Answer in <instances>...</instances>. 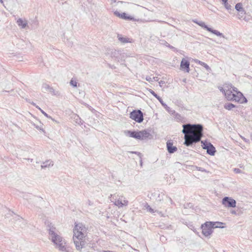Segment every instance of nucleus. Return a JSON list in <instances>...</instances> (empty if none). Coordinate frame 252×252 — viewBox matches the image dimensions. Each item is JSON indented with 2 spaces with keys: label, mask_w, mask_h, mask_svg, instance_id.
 I'll return each mask as SVG.
<instances>
[{
  "label": "nucleus",
  "mask_w": 252,
  "mask_h": 252,
  "mask_svg": "<svg viewBox=\"0 0 252 252\" xmlns=\"http://www.w3.org/2000/svg\"><path fill=\"white\" fill-rule=\"evenodd\" d=\"M49 239L55 245L56 248L63 252H68L65 240L59 235L58 230L51 224L47 226Z\"/></svg>",
  "instance_id": "1"
},
{
  "label": "nucleus",
  "mask_w": 252,
  "mask_h": 252,
  "mask_svg": "<svg viewBox=\"0 0 252 252\" xmlns=\"http://www.w3.org/2000/svg\"><path fill=\"white\" fill-rule=\"evenodd\" d=\"M87 229L82 223L76 224L74 229L73 239L76 248L81 251L85 246L86 242L84 240Z\"/></svg>",
  "instance_id": "2"
},
{
  "label": "nucleus",
  "mask_w": 252,
  "mask_h": 252,
  "mask_svg": "<svg viewBox=\"0 0 252 252\" xmlns=\"http://www.w3.org/2000/svg\"><path fill=\"white\" fill-rule=\"evenodd\" d=\"M203 136V128L192 132L191 134L184 136V144L187 146H190L194 143L201 141V138Z\"/></svg>",
  "instance_id": "3"
},
{
  "label": "nucleus",
  "mask_w": 252,
  "mask_h": 252,
  "mask_svg": "<svg viewBox=\"0 0 252 252\" xmlns=\"http://www.w3.org/2000/svg\"><path fill=\"white\" fill-rule=\"evenodd\" d=\"M126 133L129 137L141 140H147L151 139L153 137L149 129H144L139 131L127 130Z\"/></svg>",
  "instance_id": "4"
},
{
  "label": "nucleus",
  "mask_w": 252,
  "mask_h": 252,
  "mask_svg": "<svg viewBox=\"0 0 252 252\" xmlns=\"http://www.w3.org/2000/svg\"><path fill=\"white\" fill-rule=\"evenodd\" d=\"M109 198H112L111 201L118 208H123L128 205V201L126 198L121 195L117 194H111Z\"/></svg>",
  "instance_id": "5"
},
{
  "label": "nucleus",
  "mask_w": 252,
  "mask_h": 252,
  "mask_svg": "<svg viewBox=\"0 0 252 252\" xmlns=\"http://www.w3.org/2000/svg\"><path fill=\"white\" fill-rule=\"evenodd\" d=\"M183 129L182 132L185 135L191 134L192 132L198 130L199 129L203 128V126L201 124H187L183 125Z\"/></svg>",
  "instance_id": "6"
},
{
  "label": "nucleus",
  "mask_w": 252,
  "mask_h": 252,
  "mask_svg": "<svg viewBox=\"0 0 252 252\" xmlns=\"http://www.w3.org/2000/svg\"><path fill=\"white\" fill-rule=\"evenodd\" d=\"M129 117L135 122L141 123L143 122V113L140 110H134L129 114Z\"/></svg>",
  "instance_id": "7"
},
{
  "label": "nucleus",
  "mask_w": 252,
  "mask_h": 252,
  "mask_svg": "<svg viewBox=\"0 0 252 252\" xmlns=\"http://www.w3.org/2000/svg\"><path fill=\"white\" fill-rule=\"evenodd\" d=\"M202 144V147L203 149L207 150V153L211 156L215 155L216 150L213 145L207 141H201Z\"/></svg>",
  "instance_id": "8"
},
{
  "label": "nucleus",
  "mask_w": 252,
  "mask_h": 252,
  "mask_svg": "<svg viewBox=\"0 0 252 252\" xmlns=\"http://www.w3.org/2000/svg\"><path fill=\"white\" fill-rule=\"evenodd\" d=\"M202 233L205 237L210 236L213 233V227L211 221H207L201 225Z\"/></svg>",
  "instance_id": "9"
},
{
  "label": "nucleus",
  "mask_w": 252,
  "mask_h": 252,
  "mask_svg": "<svg viewBox=\"0 0 252 252\" xmlns=\"http://www.w3.org/2000/svg\"><path fill=\"white\" fill-rule=\"evenodd\" d=\"M222 204L226 207L234 208L236 207V201L231 197L225 196L222 200Z\"/></svg>",
  "instance_id": "10"
},
{
  "label": "nucleus",
  "mask_w": 252,
  "mask_h": 252,
  "mask_svg": "<svg viewBox=\"0 0 252 252\" xmlns=\"http://www.w3.org/2000/svg\"><path fill=\"white\" fill-rule=\"evenodd\" d=\"M190 63L188 60L183 59L181 62L180 69L189 73V72Z\"/></svg>",
  "instance_id": "11"
},
{
  "label": "nucleus",
  "mask_w": 252,
  "mask_h": 252,
  "mask_svg": "<svg viewBox=\"0 0 252 252\" xmlns=\"http://www.w3.org/2000/svg\"><path fill=\"white\" fill-rule=\"evenodd\" d=\"M166 148L169 154H173L177 151V148L173 146V142L172 140H168L166 142Z\"/></svg>",
  "instance_id": "12"
},
{
  "label": "nucleus",
  "mask_w": 252,
  "mask_h": 252,
  "mask_svg": "<svg viewBox=\"0 0 252 252\" xmlns=\"http://www.w3.org/2000/svg\"><path fill=\"white\" fill-rule=\"evenodd\" d=\"M225 95L227 99L229 100H235L236 101H240L239 97L236 95L235 94H232V92L230 91H227L225 93Z\"/></svg>",
  "instance_id": "13"
},
{
  "label": "nucleus",
  "mask_w": 252,
  "mask_h": 252,
  "mask_svg": "<svg viewBox=\"0 0 252 252\" xmlns=\"http://www.w3.org/2000/svg\"><path fill=\"white\" fill-rule=\"evenodd\" d=\"M114 14L115 16H116L119 18H121L123 19L127 20H131L133 19L131 16H127V14L125 12L120 13L118 11H115L114 12Z\"/></svg>",
  "instance_id": "14"
},
{
  "label": "nucleus",
  "mask_w": 252,
  "mask_h": 252,
  "mask_svg": "<svg viewBox=\"0 0 252 252\" xmlns=\"http://www.w3.org/2000/svg\"><path fill=\"white\" fill-rule=\"evenodd\" d=\"M118 39L122 43H131L132 39L127 37H124L121 34H118L117 35Z\"/></svg>",
  "instance_id": "15"
},
{
  "label": "nucleus",
  "mask_w": 252,
  "mask_h": 252,
  "mask_svg": "<svg viewBox=\"0 0 252 252\" xmlns=\"http://www.w3.org/2000/svg\"><path fill=\"white\" fill-rule=\"evenodd\" d=\"M121 52L115 50L111 52V56L112 58L117 61H120V56H121Z\"/></svg>",
  "instance_id": "16"
},
{
  "label": "nucleus",
  "mask_w": 252,
  "mask_h": 252,
  "mask_svg": "<svg viewBox=\"0 0 252 252\" xmlns=\"http://www.w3.org/2000/svg\"><path fill=\"white\" fill-rule=\"evenodd\" d=\"M17 24L19 27H20L22 29H25L27 27H28L27 21L26 20H23L21 18H19L17 20Z\"/></svg>",
  "instance_id": "17"
},
{
  "label": "nucleus",
  "mask_w": 252,
  "mask_h": 252,
  "mask_svg": "<svg viewBox=\"0 0 252 252\" xmlns=\"http://www.w3.org/2000/svg\"><path fill=\"white\" fill-rule=\"evenodd\" d=\"M211 224L212 225V227L213 228H224V225L225 223L219 222V221H216V222H213L211 221Z\"/></svg>",
  "instance_id": "18"
},
{
  "label": "nucleus",
  "mask_w": 252,
  "mask_h": 252,
  "mask_svg": "<svg viewBox=\"0 0 252 252\" xmlns=\"http://www.w3.org/2000/svg\"><path fill=\"white\" fill-rule=\"evenodd\" d=\"M42 89L43 92H49L52 94H54V89L47 84H44L43 85Z\"/></svg>",
  "instance_id": "19"
},
{
  "label": "nucleus",
  "mask_w": 252,
  "mask_h": 252,
  "mask_svg": "<svg viewBox=\"0 0 252 252\" xmlns=\"http://www.w3.org/2000/svg\"><path fill=\"white\" fill-rule=\"evenodd\" d=\"M235 8L237 11L241 13V14H245V11L243 7V5L241 3H238L236 4Z\"/></svg>",
  "instance_id": "20"
},
{
  "label": "nucleus",
  "mask_w": 252,
  "mask_h": 252,
  "mask_svg": "<svg viewBox=\"0 0 252 252\" xmlns=\"http://www.w3.org/2000/svg\"><path fill=\"white\" fill-rule=\"evenodd\" d=\"M53 161L51 160H47L42 163L41 165V168H45L47 167L52 166L53 165Z\"/></svg>",
  "instance_id": "21"
},
{
  "label": "nucleus",
  "mask_w": 252,
  "mask_h": 252,
  "mask_svg": "<svg viewBox=\"0 0 252 252\" xmlns=\"http://www.w3.org/2000/svg\"><path fill=\"white\" fill-rule=\"evenodd\" d=\"M193 22L194 23H196V24H197L198 25L200 26L202 28L205 29L207 31H208V29H210V28L208 27V26L206 25L205 24V23L202 21H198L196 20H193Z\"/></svg>",
  "instance_id": "22"
},
{
  "label": "nucleus",
  "mask_w": 252,
  "mask_h": 252,
  "mask_svg": "<svg viewBox=\"0 0 252 252\" xmlns=\"http://www.w3.org/2000/svg\"><path fill=\"white\" fill-rule=\"evenodd\" d=\"M208 31L217 35L219 36H222V37H224V36L222 34V33L220 32L213 30L212 28H210V29H208Z\"/></svg>",
  "instance_id": "23"
},
{
  "label": "nucleus",
  "mask_w": 252,
  "mask_h": 252,
  "mask_svg": "<svg viewBox=\"0 0 252 252\" xmlns=\"http://www.w3.org/2000/svg\"><path fill=\"white\" fill-rule=\"evenodd\" d=\"M195 62L196 63H198V64H200L201 65L204 66L206 69L207 70H208V71H210L211 70V68L209 67V65H208L205 63L202 62H201L200 61H199V60H196L195 61Z\"/></svg>",
  "instance_id": "24"
},
{
  "label": "nucleus",
  "mask_w": 252,
  "mask_h": 252,
  "mask_svg": "<svg viewBox=\"0 0 252 252\" xmlns=\"http://www.w3.org/2000/svg\"><path fill=\"white\" fill-rule=\"evenodd\" d=\"M235 107H236V106L231 103H225L224 105V108L228 110H231L232 108Z\"/></svg>",
  "instance_id": "25"
},
{
  "label": "nucleus",
  "mask_w": 252,
  "mask_h": 252,
  "mask_svg": "<svg viewBox=\"0 0 252 252\" xmlns=\"http://www.w3.org/2000/svg\"><path fill=\"white\" fill-rule=\"evenodd\" d=\"M73 119L76 124H78L80 125L83 124V123L82 122V121L78 115H75L73 117Z\"/></svg>",
  "instance_id": "26"
},
{
  "label": "nucleus",
  "mask_w": 252,
  "mask_h": 252,
  "mask_svg": "<svg viewBox=\"0 0 252 252\" xmlns=\"http://www.w3.org/2000/svg\"><path fill=\"white\" fill-rule=\"evenodd\" d=\"M227 1L228 0H226V1H222V2L225 8L229 10L231 9V6L227 2Z\"/></svg>",
  "instance_id": "27"
},
{
  "label": "nucleus",
  "mask_w": 252,
  "mask_h": 252,
  "mask_svg": "<svg viewBox=\"0 0 252 252\" xmlns=\"http://www.w3.org/2000/svg\"><path fill=\"white\" fill-rule=\"evenodd\" d=\"M121 56H120V61H117L118 62H119V63H122L123 62L125 61V59L127 57V55L126 53H122L121 52Z\"/></svg>",
  "instance_id": "28"
},
{
  "label": "nucleus",
  "mask_w": 252,
  "mask_h": 252,
  "mask_svg": "<svg viewBox=\"0 0 252 252\" xmlns=\"http://www.w3.org/2000/svg\"><path fill=\"white\" fill-rule=\"evenodd\" d=\"M173 117L175 119H176L178 121H181L183 119V117L181 116V115L178 113H176Z\"/></svg>",
  "instance_id": "29"
},
{
  "label": "nucleus",
  "mask_w": 252,
  "mask_h": 252,
  "mask_svg": "<svg viewBox=\"0 0 252 252\" xmlns=\"http://www.w3.org/2000/svg\"><path fill=\"white\" fill-rule=\"evenodd\" d=\"M38 109L40 111V112L47 118L52 119V120H54L52 118L49 116L46 112H45L43 110H42L40 107H38Z\"/></svg>",
  "instance_id": "30"
},
{
  "label": "nucleus",
  "mask_w": 252,
  "mask_h": 252,
  "mask_svg": "<svg viewBox=\"0 0 252 252\" xmlns=\"http://www.w3.org/2000/svg\"><path fill=\"white\" fill-rule=\"evenodd\" d=\"M70 84L74 87H76L77 83L75 80L72 79L70 81Z\"/></svg>",
  "instance_id": "31"
},
{
  "label": "nucleus",
  "mask_w": 252,
  "mask_h": 252,
  "mask_svg": "<svg viewBox=\"0 0 252 252\" xmlns=\"http://www.w3.org/2000/svg\"><path fill=\"white\" fill-rule=\"evenodd\" d=\"M158 100L160 102V103H161V104L164 107L165 106H166V105H167L162 100V99H161V98L159 96H158V98H157Z\"/></svg>",
  "instance_id": "32"
},
{
  "label": "nucleus",
  "mask_w": 252,
  "mask_h": 252,
  "mask_svg": "<svg viewBox=\"0 0 252 252\" xmlns=\"http://www.w3.org/2000/svg\"><path fill=\"white\" fill-rule=\"evenodd\" d=\"M149 91L150 92V93L153 95L156 98H158V95L154 91H153L151 89H149Z\"/></svg>",
  "instance_id": "33"
},
{
  "label": "nucleus",
  "mask_w": 252,
  "mask_h": 252,
  "mask_svg": "<svg viewBox=\"0 0 252 252\" xmlns=\"http://www.w3.org/2000/svg\"><path fill=\"white\" fill-rule=\"evenodd\" d=\"M196 169L198 171H200L204 172H207L206 169H205L204 168H203L202 167H197V166H196Z\"/></svg>",
  "instance_id": "34"
},
{
  "label": "nucleus",
  "mask_w": 252,
  "mask_h": 252,
  "mask_svg": "<svg viewBox=\"0 0 252 252\" xmlns=\"http://www.w3.org/2000/svg\"><path fill=\"white\" fill-rule=\"evenodd\" d=\"M153 79H155V77H153V78H152L151 77H150V76H147L146 77V80L148 81L149 82H152L153 81Z\"/></svg>",
  "instance_id": "35"
},
{
  "label": "nucleus",
  "mask_w": 252,
  "mask_h": 252,
  "mask_svg": "<svg viewBox=\"0 0 252 252\" xmlns=\"http://www.w3.org/2000/svg\"><path fill=\"white\" fill-rule=\"evenodd\" d=\"M146 208L149 212L151 213L154 212V210L148 204H147Z\"/></svg>",
  "instance_id": "36"
},
{
  "label": "nucleus",
  "mask_w": 252,
  "mask_h": 252,
  "mask_svg": "<svg viewBox=\"0 0 252 252\" xmlns=\"http://www.w3.org/2000/svg\"><path fill=\"white\" fill-rule=\"evenodd\" d=\"M130 153L135 154L137 155L140 158H141L142 154L138 152H130Z\"/></svg>",
  "instance_id": "37"
},
{
  "label": "nucleus",
  "mask_w": 252,
  "mask_h": 252,
  "mask_svg": "<svg viewBox=\"0 0 252 252\" xmlns=\"http://www.w3.org/2000/svg\"><path fill=\"white\" fill-rule=\"evenodd\" d=\"M245 14H241V13L239 12V14H238V18L239 19H241L242 18H243L244 15H245Z\"/></svg>",
  "instance_id": "38"
},
{
  "label": "nucleus",
  "mask_w": 252,
  "mask_h": 252,
  "mask_svg": "<svg viewBox=\"0 0 252 252\" xmlns=\"http://www.w3.org/2000/svg\"><path fill=\"white\" fill-rule=\"evenodd\" d=\"M234 171L236 173H239L241 172V170L239 168H234Z\"/></svg>",
  "instance_id": "39"
},
{
  "label": "nucleus",
  "mask_w": 252,
  "mask_h": 252,
  "mask_svg": "<svg viewBox=\"0 0 252 252\" xmlns=\"http://www.w3.org/2000/svg\"><path fill=\"white\" fill-rule=\"evenodd\" d=\"M177 112L174 110H171L169 111V113L174 116Z\"/></svg>",
  "instance_id": "40"
},
{
  "label": "nucleus",
  "mask_w": 252,
  "mask_h": 252,
  "mask_svg": "<svg viewBox=\"0 0 252 252\" xmlns=\"http://www.w3.org/2000/svg\"><path fill=\"white\" fill-rule=\"evenodd\" d=\"M164 108L166 109V110L169 113V111L171 110L172 109L168 107L167 105H166V106L164 107Z\"/></svg>",
  "instance_id": "41"
},
{
  "label": "nucleus",
  "mask_w": 252,
  "mask_h": 252,
  "mask_svg": "<svg viewBox=\"0 0 252 252\" xmlns=\"http://www.w3.org/2000/svg\"><path fill=\"white\" fill-rule=\"evenodd\" d=\"M29 103H31L33 106L36 107L37 108H38V107H39L37 105H36V104L33 102H30V101H29Z\"/></svg>",
  "instance_id": "42"
},
{
  "label": "nucleus",
  "mask_w": 252,
  "mask_h": 252,
  "mask_svg": "<svg viewBox=\"0 0 252 252\" xmlns=\"http://www.w3.org/2000/svg\"><path fill=\"white\" fill-rule=\"evenodd\" d=\"M163 83H164V82L163 81H160V82H159V84L160 86H161V84H163Z\"/></svg>",
  "instance_id": "43"
},
{
  "label": "nucleus",
  "mask_w": 252,
  "mask_h": 252,
  "mask_svg": "<svg viewBox=\"0 0 252 252\" xmlns=\"http://www.w3.org/2000/svg\"><path fill=\"white\" fill-rule=\"evenodd\" d=\"M25 159H27L28 160H30L31 162H32L33 159L32 158H25Z\"/></svg>",
  "instance_id": "44"
},
{
  "label": "nucleus",
  "mask_w": 252,
  "mask_h": 252,
  "mask_svg": "<svg viewBox=\"0 0 252 252\" xmlns=\"http://www.w3.org/2000/svg\"><path fill=\"white\" fill-rule=\"evenodd\" d=\"M109 66L110 67H111V68H115V67L114 66V65H111L110 64H109Z\"/></svg>",
  "instance_id": "45"
},
{
  "label": "nucleus",
  "mask_w": 252,
  "mask_h": 252,
  "mask_svg": "<svg viewBox=\"0 0 252 252\" xmlns=\"http://www.w3.org/2000/svg\"><path fill=\"white\" fill-rule=\"evenodd\" d=\"M169 201L170 202V203L171 204L173 203V201H172V199L170 197H169Z\"/></svg>",
  "instance_id": "46"
},
{
  "label": "nucleus",
  "mask_w": 252,
  "mask_h": 252,
  "mask_svg": "<svg viewBox=\"0 0 252 252\" xmlns=\"http://www.w3.org/2000/svg\"><path fill=\"white\" fill-rule=\"evenodd\" d=\"M231 213L232 214H236V212L235 211H232L231 212Z\"/></svg>",
  "instance_id": "47"
},
{
  "label": "nucleus",
  "mask_w": 252,
  "mask_h": 252,
  "mask_svg": "<svg viewBox=\"0 0 252 252\" xmlns=\"http://www.w3.org/2000/svg\"><path fill=\"white\" fill-rule=\"evenodd\" d=\"M36 128L39 129L40 130H43V129L39 127V126H36Z\"/></svg>",
  "instance_id": "48"
},
{
  "label": "nucleus",
  "mask_w": 252,
  "mask_h": 252,
  "mask_svg": "<svg viewBox=\"0 0 252 252\" xmlns=\"http://www.w3.org/2000/svg\"><path fill=\"white\" fill-rule=\"evenodd\" d=\"M0 2L1 3V4H3V1L2 0H0Z\"/></svg>",
  "instance_id": "49"
},
{
  "label": "nucleus",
  "mask_w": 252,
  "mask_h": 252,
  "mask_svg": "<svg viewBox=\"0 0 252 252\" xmlns=\"http://www.w3.org/2000/svg\"><path fill=\"white\" fill-rule=\"evenodd\" d=\"M239 94H240V95L241 96H242V95H243V94H242L241 93H239Z\"/></svg>",
  "instance_id": "50"
},
{
  "label": "nucleus",
  "mask_w": 252,
  "mask_h": 252,
  "mask_svg": "<svg viewBox=\"0 0 252 252\" xmlns=\"http://www.w3.org/2000/svg\"><path fill=\"white\" fill-rule=\"evenodd\" d=\"M244 99H245V102H247V100L246 99V98L245 97H244Z\"/></svg>",
  "instance_id": "51"
},
{
  "label": "nucleus",
  "mask_w": 252,
  "mask_h": 252,
  "mask_svg": "<svg viewBox=\"0 0 252 252\" xmlns=\"http://www.w3.org/2000/svg\"><path fill=\"white\" fill-rule=\"evenodd\" d=\"M90 203H91L90 201L89 200V205H91Z\"/></svg>",
  "instance_id": "52"
},
{
  "label": "nucleus",
  "mask_w": 252,
  "mask_h": 252,
  "mask_svg": "<svg viewBox=\"0 0 252 252\" xmlns=\"http://www.w3.org/2000/svg\"><path fill=\"white\" fill-rule=\"evenodd\" d=\"M236 89V88H235V89H233V91H236V89Z\"/></svg>",
  "instance_id": "53"
},
{
  "label": "nucleus",
  "mask_w": 252,
  "mask_h": 252,
  "mask_svg": "<svg viewBox=\"0 0 252 252\" xmlns=\"http://www.w3.org/2000/svg\"><path fill=\"white\" fill-rule=\"evenodd\" d=\"M236 89V88H235V89H233V91H236V89Z\"/></svg>",
  "instance_id": "54"
},
{
  "label": "nucleus",
  "mask_w": 252,
  "mask_h": 252,
  "mask_svg": "<svg viewBox=\"0 0 252 252\" xmlns=\"http://www.w3.org/2000/svg\"><path fill=\"white\" fill-rule=\"evenodd\" d=\"M140 164H141V165H142V161H141Z\"/></svg>",
  "instance_id": "55"
},
{
  "label": "nucleus",
  "mask_w": 252,
  "mask_h": 252,
  "mask_svg": "<svg viewBox=\"0 0 252 252\" xmlns=\"http://www.w3.org/2000/svg\"><path fill=\"white\" fill-rule=\"evenodd\" d=\"M154 80H156V78L155 77V79H154Z\"/></svg>",
  "instance_id": "56"
},
{
  "label": "nucleus",
  "mask_w": 252,
  "mask_h": 252,
  "mask_svg": "<svg viewBox=\"0 0 252 252\" xmlns=\"http://www.w3.org/2000/svg\"><path fill=\"white\" fill-rule=\"evenodd\" d=\"M226 0H222V1H226Z\"/></svg>",
  "instance_id": "57"
}]
</instances>
